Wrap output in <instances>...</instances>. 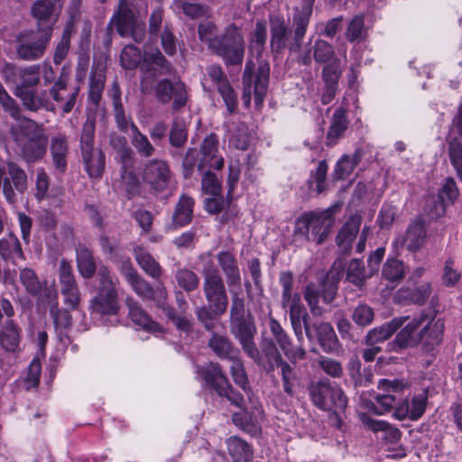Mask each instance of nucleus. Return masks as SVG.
<instances>
[{
    "label": "nucleus",
    "mask_w": 462,
    "mask_h": 462,
    "mask_svg": "<svg viewBox=\"0 0 462 462\" xmlns=\"http://www.w3.org/2000/svg\"><path fill=\"white\" fill-rule=\"evenodd\" d=\"M143 68L158 71L159 74H169L171 71L169 62L160 51H145L143 54Z\"/></svg>",
    "instance_id": "39"
},
{
    "label": "nucleus",
    "mask_w": 462,
    "mask_h": 462,
    "mask_svg": "<svg viewBox=\"0 0 462 462\" xmlns=\"http://www.w3.org/2000/svg\"><path fill=\"white\" fill-rule=\"evenodd\" d=\"M423 273L424 269L418 268L410 277L408 282L409 284L406 288V302L410 301L422 305L431 295L432 287L430 282L426 280H418V278L421 277Z\"/></svg>",
    "instance_id": "17"
},
{
    "label": "nucleus",
    "mask_w": 462,
    "mask_h": 462,
    "mask_svg": "<svg viewBox=\"0 0 462 462\" xmlns=\"http://www.w3.org/2000/svg\"><path fill=\"white\" fill-rule=\"evenodd\" d=\"M231 329L235 337L239 340L244 351L254 360L259 359V351L254 342L256 329L253 322L242 319L230 321Z\"/></svg>",
    "instance_id": "15"
},
{
    "label": "nucleus",
    "mask_w": 462,
    "mask_h": 462,
    "mask_svg": "<svg viewBox=\"0 0 462 462\" xmlns=\"http://www.w3.org/2000/svg\"><path fill=\"white\" fill-rule=\"evenodd\" d=\"M335 51L333 45L324 40L319 39L313 46V58L318 63H326L332 60Z\"/></svg>",
    "instance_id": "58"
},
{
    "label": "nucleus",
    "mask_w": 462,
    "mask_h": 462,
    "mask_svg": "<svg viewBox=\"0 0 462 462\" xmlns=\"http://www.w3.org/2000/svg\"><path fill=\"white\" fill-rule=\"evenodd\" d=\"M95 134V120L92 117H88L82 129L80 137L81 154H88L96 150L93 147Z\"/></svg>",
    "instance_id": "51"
},
{
    "label": "nucleus",
    "mask_w": 462,
    "mask_h": 462,
    "mask_svg": "<svg viewBox=\"0 0 462 462\" xmlns=\"http://www.w3.org/2000/svg\"><path fill=\"white\" fill-rule=\"evenodd\" d=\"M217 24L211 20H203L198 27L199 37L201 42H206L210 49V44L219 39L217 36Z\"/></svg>",
    "instance_id": "64"
},
{
    "label": "nucleus",
    "mask_w": 462,
    "mask_h": 462,
    "mask_svg": "<svg viewBox=\"0 0 462 462\" xmlns=\"http://www.w3.org/2000/svg\"><path fill=\"white\" fill-rule=\"evenodd\" d=\"M404 318L401 317L383 324L387 332L388 338L398 332L395 339L388 344V349L390 351L398 352L404 347V328H402Z\"/></svg>",
    "instance_id": "38"
},
{
    "label": "nucleus",
    "mask_w": 462,
    "mask_h": 462,
    "mask_svg": "<svg viewBox=\"0 0 462 462\" xmlns=\"http://www.w3.org/2000/svg\"><path fill=\"white\" fill-rule=\"evenodd\" d=\"M15 94L21 98L23 106L29 110L36 111L46 106V101L37 97L32 90L16 88Z\"/></svg>",
    "instance_id": "57"
},
{
    "label": "nucleus",
    "mask_w": 462,
    "mask_h": 462,
    "mask_svg": "<svg viewBox=\"0 0 462 462\" xmlns=\"http://www.w3.org/2000/svg\"><path fill=\"white\" fill-rule=\"evenodd\" d=\"M261 348L263 356L261 357L259 355V359L254 361L263 365L266 371H274L276 366L284 360L276 345L272 339H264L262 343Z\"/></svg>",
    "instance_id": "29"
},
{
    "label": "nucleus",
    "mask_w": 462,
    "mask_h": 462,
    "mask_svg": "<svg viewBox=\"0 0 462 462\" xmlns=\"http://www.w3.org/2000/svg\"><path fill=\"white\" fill-rule=\"evenodd\" d=\"M310 395L313 403L322 410L344 411L347 405L342 389L333 385L328 379L313 383L310 387Z\"/></svg>",
    "instance_id": "6"
},
{
    "label": "nucleus",
    "mask_w": 462,
    "mask_h": 462,
    "mask_svg": "<svg viewBox=\"0 0 462 462\" xmlns=\"http://www.w3.org/2000/svg\"><path fill=\"white\" fill-rule=\"evenodd\" d=\"M404 274V266L401 261L391 257L384 263L383 276L391 282H400Z\"/></svg>",
    "instance_id": "55"
},
{
    "label": "nucleus",
    "mask_w": 462,
    "mask_h": 462,
    "mask_svg": "<svg viewBox=\"0 0 462 462\" xmlns=\"http://www.w3.org/2000/svg\"><path fill=\"white\" fill-rule=\"evenodd\" d=\"M142 60L140 50L134 45H126L121 52V62L124 68L132 69Z\"/></svg>",
    "instance_id": "62"
},
{
    "label": "nucleus",
    "mask_w": 462,
    "mask_h": 462,
    "mask_svg": "<svg viewBox=\"0 0 462 462\" xmlns=\"http://www.w3.org/2000/svg\"><path fill=\"white\" fill-rule=\"evenodd\" d=\"M346 39L351 42H360L365 37V19L359 14L349 22L345 32Z\"/></svg>",
    "instance_id": "49"
},
{
    "label": "nucleus",
    "mask_w": 462,
    "mask_h": 462,
    "mask_svg": "<svg viewBox=\"0 0 462 462\" xmlns=\"http://www.w3.org/2000/svg\"><path fill=\"white\" fill-rule=\"evenodd\" d=\"M426 239V229L424 222L420 219L412 222L406 232V243L408 249L415 251L421 247Z\"/></svg>",
    "instance_id": "41"
},
{
    "label": "nucleus",
    "mask_w": 462,
    "mask_h": 462,
    "mask_svg": "<svg viewBox=\"0 0 462 462\" xmlns=\"http://www.w3.org/2000/svg\"><path fill=\"white\" fill-rule=\"evenodd\" d=\"M341 73L342 69L338 59H335L329 64L326 65L322 70V77L326 86L337 87Z\"/></svg>",
    "instance_id": "63"
},
{
    "label": "nucleus",
    "mask_w": 462,
    "mask_h": 462,
    "mask_svg": "<svg viewBox=\"0 0 462 462\" xmlns=\"http://www.w3.org/2000/svg\"><path fill=\"white\" fill-rule=\"evenodd\" d=\"M228 359L231 361L230 373L235 383L246 391L248 386V378L242 361L239 358H236V355L232 356Z\"/></svg>",
    "instance_id": "59"
},
{
    "label": "nucleus",
    "mask_w": 462,
    "mask_h": 462,
    "mask_svg": "<svg viewBox=\"0 0 462 462\" xmlns=\"http://www.w3.org/2000/svg\"><path fill=\"white\" fill-rule=\"evenodd\" d=\"M199 373L201 374L206 384L213 388L220 396H226L232 403L238 407L242 406L243 397L231 389L218 364L210 363L200 368Z\"/></svg>",
    "instance_id": "11"
},
{
    "label": "nucleus",
    "mask_w": 462,
    "mask_h": 462,
    "mask_svg": "<svg viewBox=\"0 0 462 462\" xmlns=\"http://www.w3.org/2000/svg\"><path fill=\"white\" fill-rule=\"evenodd\" d=\"M131 143L137 152L143 157H151L154 153L155 149L148 137L142 134L134 123L131 124Z\"/></svg>",
    "instance_id": "46"
},
{
    "label": "nucleus",
    "mask_w": 462,
    "mask_h": 462,
    "mask_svg": "<svg viewBox=\"0 0 462 462\" xmlns=\"http://www.w3.org/2000/svg\"><path fill=\"white\" fill-rule=\"evenodd\" d=\"M12 135L15 142L16 152L28 163L41 160L46 153L48 136L44 128L36 122L21 119L12 127Z\"/></svg>",
    "instance_id": "1"
},
{
    "label": "nucleus",
    "mask_w": 462,
    "mask_h": 462,
    "mask_svg": "<svg viewBox=\"0 0 462 462\" xmlns=\"http://www.w3.org/2000/svg\"><path fill=\"white\" fill-rule=\"evenodd\" d=\"M132 290L143 300H151L153 296V288L139 273L127 282Z\"/></svg>",
    "instance_id": "61"
},
{
    "label": "nucleus",
    "mask_w": 462,
    "mask_h": 462,
    "mask_svg": "<svg viewBox=\"0 0 462 462\" xmlns=\"http://www.w3.org/2000/svg\"><path fill=\"white\" fill-rule=\"evenodd\" d=\"M85 170L90 178H100L105 169V154L102 151H95L82 154Z\"/></svg>",
    "instance_id": "42"
},
{
    "label": "nucleus",
    "mask_w": 462,
    "mask_h": 462,
    "mask_svg": "<svg viewBox=\"0 0 462 462\" xmlns=\"http://www.w3.org/2000/svg\"><path fill=\"white\" fill-rule=\"evenodd\" d=\"M311 14L312 11L302 7L300 10L296 11L293 17V23L295 26L293 39L292 42L289 44V50L291 52L300 51Z\"/></svg>",
    "instance_id": "23"
},
{
    "label": "nucleus",
    "mask_w": 462,
    "mask_h": 462,
    "mask_svg": "<svg viewBox=\"0 0 462 462\" xmlns=\"http://www.w3.org/2000/svg\"><path fill=\"white\" fill-rule=\"evenodd\" d=\"M317 337L322 349L327 353H335L340 344L333 327L328 322H321L316 328Z\"/></svg>",
    "instance_id": "34"
},
{
    "label": "nucleus",
    "mask_w": 462,
    "mask_h": 462,
    "mask_svg": "<svg viewBox=\"0 0 462 462\" xmlns=\"http://www.w3.org/2000/svg\"><path fill=\"white\" fill-rule=\"evenodd\" d=\"M0 188L6 200L14 204L16 201L14 190L23 193L27 189V175L14 162H8L6 167L0 168Z\"/></svg>",
    "instance_id": "10"
},
{
    "label": "nucleus",
    "mask_w": 462,
    "mask_h": 462,
    "mask_svg": "<svg viewBox=\"0 0 462 462\" xmlns=\"http://www.w3.org/2000/svg\"><path fill=\"white\" fill-rule=\"evenodd\" d=\"M346 109L338 107L333 114L331 125L327 134V144L334 145L337 140L342 137L344 132L346 130L348 121L346 117Z\"/></svg>",
    "instance_id": "35"
},
{
    "label": "nucleus",
    "mask_w": 462,
    "mask_h": 462,
    "mask_svg": "<svg viewBox=\"0 0 462 462\" xmlns=\"http://www.w3.org/2000/svg\"><path fill=\"white\" fill-rule=\"evenodd\" d=\"M77 263L79 272L84 278H90L94 275L96 263L88 249L80 247L77 250Z\"/></svg>",
    "instance_id": "48"
},
{
    "label": "nucleus",
    "mask_w": 462,
    "mask_h": 462,
    "mask_svg": "<svg viewBox=\"0 0 462 462\" xmlns=\"http://www.w3.org/2000/svg\"><path fill=\"white\" fill-rule=\"evenodd\" d=\"M245 319V303L241 288L231 290L230 321Z\"/></svg>",
    "instance_id": "53"
},
{
    "label": "nucleus",
    "mask_w": 462,
    "mask_h": 462,
    "mask_svg": "<svg viewBox=\"0 0 462 462\" xmlns=\"http://www.w3.org/2000/svg\"><path fill=\"white\" fill-rule=\"evenodd\" d=\"M269 63L264 60H259L254 88V101L257 106L262 105L265 97L269 82Z\"/></svg>",
    "instance_id": "36"
},
{
    "label": "nucleus",
    "mask_w": 462,
    "mask_h": 462,
    "mask_svg": "<svg viewBox=\"0 0 462 462\" xmlns=\"http://www.w3.org/2000/svg\"><path fill=\"white\" fill-rule=\"evenodd\" d=\"M194 201L187 196L182 195L176 206L175 212L173 214V221L178 226H184L190 222L193 212Z\"/></svg>",
    "instance_id": "45"
},
{
    "label": "nucleus",
    "mask_w": 462,
    "mask_h": 462,
    "mask_svg": "<svg viewBox=\"0 0 462 462\" xmlns=\"http://www.w3.org/2000/svg\"><path fill=\"white\" fill-rule=\"evenodd\" d=\"M21 332L13 319L6 320L0 329V346L7 352H15L20 346Z\"/></svg>",
    "instance_id": "26"
},
{
    "label": "nucleus",
    "mask_w": 462,
    "mask_h": 462,
    "mask_svg": "<svg viewBox=\"0 0 462 462\" xmlns=\"http://www.w3.org/2000/svg\"><path fill=\"white\" fill-rule=\"evenodd\" d=\"M345 266L343 260L336 261L330 271L321 282V291L315 284L310 283L304 291V299L307 301L310 312L313 316L319 317L326 311L323 306L319 304L321 296L322 302L329 304L335 299L337 291V282H339Z\"/></svg>",
    "instance_id": "2"
},
{
    "label": "nucleus",
    "mask_w": 462,
    "mask_h": 462,
    "mask_svg": "<svg viewBox=\"0 0 462 462\" xmlns=\"http://www.w3.org/2000/svg\"><path fill=\"white\" fill-rule=\"evenodd\" d=\"M361 149H356L352 155L345 154L337 162L334 169V177L337 180H345L355 171L363 158Z\"/></svg>",
    "instance_id": "33"
},
{
    "label": "nucleus",
    "mask_w": 462,
    "mask_h": 462,
    "mask_svg": "<svg viewBox=\"0 0 462 462\" xmlns=\"http://www.w3.org/2000/svg\"><path fill=\"white\" fill-rule=\"evenodd\" d=\"M51 154L54 167L64 172L67 168V154L69 151L68 142L65 136L58 135L51 138Z\"/></svg>",
    "instance_id": "32"
},
{
    "label": "nucleus",
    "mask_w": 462,
    "mask_h": 462,
    "mask_svg": "<svg viewBox=\"0 0 462 462\" xmlns=\"http://www.w3.org/2000/svg\"><path fill=\"white\" fill-rule=\"evenodd\" d=\"M428 399V390L421 388L416 393L411 400V405L408 406L406 402V417L408 416L411 420H418L425 412Z\"/></svg>",
    "instance_id": "44"
},
{
    "label": "nucleus",
    "mask_w": 462,
    "mask_h": 462,
    "mask_svg": "<svg viewBox=\"0 0 462 462\" xmlns=\"http://www.w3.org/2000/svg\"><path fill=\"white\" fill-rule=\"evenodd\" d=\"M203 293L210 308L217 314H224L228 306V296L222 277L203 281Z\"/></svg>",
    "instance_id": "12"
},
{
    "label": "nucleus",
    "mask_w": 462,
    "mask_h": 462,
    "mask_svg": "<svg viewBox=\"0 0 462 462\" xmlns=\"http://www.w3.org/2000/svg\"><path fill=\"white\" fill-rule=\"evenodd\" d=\"M155 95L162 103H169L174 98L173 108L179 109L187 102V91L181 81L171 82L169 79L159 81L155 87Z\"/></svg>",
    "instance_id": "16"
},
{
    "label": "nucleus",
    "mask_w": 462,
    "mask_h": 462,
    "mask_svg": "<svg viewBox=\"0 0 462 462\" xmlns=\"http://www.w3.org/2000/svg\"><path fill=\"white\" fill-rule=\"evenodd\" d=\"M245 37L242 29L235 23L228 24L221 36L210 44V50L219 56L226 65H240L245 55Z\"/></svg>",
    "instance_id": "3"
},
{
    "label": "nucleus",
    "mask_w": 462,
    "mask_h": 462,
    "mask_svg": "<svg viewBox=\"0 0 462 462\" xmlns=\"http://www.w3.org/2000/svg\"><path fill=\"white\" fill-rule=\"evenodd\" d=\"M143 179L157 190H162L170 180V170L168 165L160 160L149 162L143 170Z\"/></svg>",
    "instance_id": "18"
},
{
    "label": "nucleus",
    "mask_w": 462,
    "mask_h": 462,
    "mask_svg": "<svg viewBox=\"0 0 462 462\" xmlns=\"http://www.w3.org/2000/svg\"><path fill=\"white\" fill-rule=\"evenodd\" d=\"M50 29H40L21 33L16 39L15 53L23 60L41 59L50 43Z\"/></svg>",
    "instance_id": "7"
},
{
    "label": "nucleus",
    "mask_w": 462,
    "mask_h": 462,
    "mask_svg": "<svg viewBox=\"0 0 462 462\" xmlns=\"http://www.w3.org/2000/svg\"><path fill=\"white\" fill-rule=\"evenodd\" d=\"M365 270L362 261L354 259L347 267L346 279L356 286H361L366 280Z\"/></svg>",
    "instance_id": "60"
},
{
    "label": "nucleus",
    "mask_w": 462,
    "mask_h": 462,
    "mask_svg": "<svg viewBox=\"0 0 462 462\" xmlns=\"http://www.w3.org/2000/svg\"><path fill=\"white\" fill-rule=\"evenodd\" d=\"M20 281L29 294L36 296L41 292L42 283L33 270L23 269L20 272Z\"/></svg>",
    "instance_id": "54"
},
{
    "label": "nucleus",
    "mask_w": 462,
    "mask_h": 462,
    "mask_svg": "<svg viewBox=\"0 0 462 462\" xmlns=\"http://www.w3.org/2000/svg\"><path fill=\"white\" fill-rule=\"evenodd\" d=\"M0 255L5 260L23 259L21 245L16 236L9 235L0 240Z\"/></svg>",
    "instance_id": "43"
},
{
    "label": "nucleus",
    "mask_w": 462,
    "mask_h": 462,
    "mask_svg": "<svg viewBox=\"0 0 462 462\" xmlns=\"http://www.w3.org/2000/svg\"><path fill=\"white\" fill-rule=\"evenodd\" d=\"M134 257L141 269L150 277L159 280L163 273L160 263L143 247L134 249Z\"/></svg>",
    "instance_id": "30"
},
{
    "label": "nucleus",
    "mask_w": 462,
    "mask_h": 462,
    "mask_svg": "<svg viewBox=\"0 0 462 462\" xmlns=\"http://www.w3.org/2000/svg\"><path fill=\"white\" fill-rule=\"evenodd\" d=\"M125 305L128 308V315L135 325L150 332H161L162 330V327L151 319L134 298L127 297Z\"/></svg>",
    "instance_id": "19"
},
{
    "label": "nucleus",
    "mask_w": 462,
    "mask_h": 462,
    "mask_svg": "<svg viewBox=\"0 0 462 462\" xmlns=\"http://www.w3.org/2000/svg\"><path fill=\"white\" fill-rule=\"evenodd\" d=\"M446 211V201L441 195H431L425 202L424 212L430 219L442 217Z\"/></svg>",
    "instance_id": "52"
},
{
    "label": "nucleus",
    "mask_w": 462,
    "mask_h": 462,
    "mask_svg": "<svg viewBox=\"0 0 462 462\" xmlns=\"http://www.w3.org/2000/svg\"><path fill=\"white\" fill-rule=\"evenodd\" d=\"M60 11L61 7L57 0H37L31 7L32 15L37 21L38 30L50 29L51 34Z\"/></svg>",
    "instance_id": "14"
},
{
    "label": "nucleus",
    "mask_w": 462,
    "mask_h": 462,
    "mask_svg": "<svg viewBox=\"0 0 462 462\" xmlns=\"http://www.w3.org/2000/svg\"><path fill=\"white\" fill-rule=\"evenodd\" d=\"M268 326L273 338L291 364L296 365L298 361L305 358V349L301 346L295 347L292 346L290 337L275 319L270 318Z\"/></svg>",
    "instance_id": "13"
},
{
    "label": "nucleus",
    "mask_w": 462,
    "mask_h": 462,
    "mask_svg": "<svg viewBox=\"0 0 462 462\" xmlns=\"http://www.w3.org/2000/svg\"><path fill=\"white\" fill-rule=\"evenodd\" d=\"M16 75L20 79V85L16 88H23L28 89L39 83L40 80V67L38 65H32L23 69H19Z\"/></svg>",
    "instance_id": "50"
},
{
    "label": "nucleus",
    "mask_w": 462,
    "mask_h": 462,
    "mask_svg": "<svg viewBox=\"0 0 462 462\" xmlns=\"http://www.w3.org/2000/svg\"><path fill=\"white\" fill-rule=\"evenodd\" d=\"M227 451L234 462H251L252 448L239 437L232 436L226 441Z\"/></svg>",
    "instance_id": "31"
},
{
    "label": "nucleus",
    "mask_w": 462,
    "mask_h": 462,
    "mask_svg": "<svg viewBox=\"0 0 462 462\" xmlns=\"http://www.w3.org/2000/svg\"><path fill=\"white\" fill-rule=\"evenodd\" d=\"M271 23V46L273 51H280L286 47L289 49L290 31L288 25L285 23L284 19L275 16L270 20Z\"/></svg>",
    "instance_id": "25"
},
{
    "label": "nucleus",
    "mask_w": 462,
    "mask_h": 462,
    "mask_svg": "<svg viewBox=\"0 0 462 462\" xmlns=\"http://www.w3.org/2000/svg\"><path fill=\"white\" fill-rule=\"evenodd\" d=\"M97 276L98 291L90 301V310L99 315H116L120 308L118 293L107 267H99Z\"/></svg>",
    "instance_id": "5"
},
{
    "label": "nucleus",
    "mask_w": 462,
    "mask_h": 462,
    "mask_svg": "<svg viewBox=\"0 0 462 462\" xmlns=\"http://www.w3.org/2000/svg\"><path fill=\"white\" fill-rule=\"evenodd\" d=\"M281 369V377L283 391L289 395L293 396L295 388L300 384V377L295 368L287 361L283 360L277 365Z\"/></svg>",
    "instance_id": "40"
},
{
    "label": "nucleus",
    "mask_w": 462,
    "mask_h": 462,
    "mask_svg": "<svg viewBox=\"0 0 462 462\" xmlns=\"http://www.w3.org/2000/svg\"><path fill=\"white\" fill-rule=\"evenodd\" d=\"M337 206L328 208L320 212H313L308 215V222L313 230H319L323 227V231L318 238V243L321 244L328 235L330 228L334 223V214L337 210Z\"/></svg>",
    "instance_id": "21"
},
{
    "label": "nucleus",
    "mask_w": 462,
    "mask_h": 462,
    "mask_svg": "<svg viewBox=\"0 0 462 462\" xmlns=\"http://www.w3.org/2000/svg\"><path fill=\"white\" fill-rule=\"evenodd\" d=\"M311 14L312 11L302 7L300 10L296 11L293 17V23L295 26L293 39L292 42L289 44V50L291 52L300 51Z\"/></svg>",
    "instance_id": "24"
},
{
    "label": "nucleus",
    "mask_w": 462,
    "mask_h": 462,
    "mask_svg": "<svg viewBox=\"0 0 462 462\" xmlns=\"http://www.w3.org/2000/svg\"><path fill=\"white\" fill-rule=\"evenodd\" d=\"M175 278L179 286L186 291H194L198 288L199 283L198 275L187 268L177 270Z\"/></svg>",
    "instance_id": "56"
},
{
    "label": "nucleus",
    "mask_w": 462,
    "mask_h": 462,
    "mask_svg": "<svg viewBox=\"0 0 462 462\" xmlns=\"http://www.w3.org/2000/svg\"><path fill=\"white\" fill-rule=\"evenodd\" d=\"M208 346L220 358H229L236 354L228 338L221 334L214 333L208 340Z\"/></svg>",
    "instance_id": "47"
},
{
    "label": "nucleus",
    "mask_w": 462,
    "mask_h": 462,
    "mask_svg": "<svg viewBox=\"0 0 462 462\" xmlns=\"http://www.w3.org/2000/svg\"><path fill=\"white\" fill-rule=\"evenodd\" d=\"M78 93L79 88H68L63 79L58 80L51 89V97L60 105L64 113L72 110L76 104Z\"/></svg>",
    "instance_id": "22"
},
{
    "label": "nucleus",
    "mask_w": 462,
    "mask_h": 462,
    "mask_svg": "<svg viewBox=\"0 0 462 462\" xmlns=\"http://www.w3.org/2000/svg\"><path fill=\"white\" fill-rule=\"evenodd\" d=\"M106 67L103 63H98L92 68L89 79V98L94 104H97L105 86Z\"/></svg>",
    "instance_id": "37"
},
{
    "label": "nucleus",
    "mask_w": 462,
    "mask_h": 462,
    "mask_svg": "<svg viewBox=\"0 0 462 462\" xmlns=\"http://www.w3.org/2000/svg\"><path fill=\"white\" fill-rule=\"evenodd\" d=\"M362 217L359 215L351 216L342 226L336 238L337 245L347 254L352 249V243L359 232Z\"/></svg>",
    "instance_id": "20"
},
{
    "label": "nucleus",
    "mask_w": 462,
    "mask_h": 462,
    "mask_svg": "<svg viewBox=\"0 0 462 462\" xmlns=\"http://www.w3.org/2000/svg\"><path fill=\"white\" fill-rule=\"evenodd\" d=\"M378 387L387 391L388 393L376 397V402L380 407L374 410V412L383 414L393 411V417L396 420H402L404 419V396L402 383L396 380L389 381L383 379L380 380Z\"/></svg>",
    "instance_id": "9"
},
{
    "label": "nucleus",
    "mask_w": 462,
    "mask_h": 462,
    "mask_svg": "<svg viewBox=\"0 0 462 462\" xmlns=\"http://www.w3.org/2000/svg\"><path fill=\"white\" fill-rule=\"evenodd\" d=\"M218 263L226 277L229 286H240V271L235 256L229 252L222 251L217 254Z\"/></svg>",
    "instance_id": "28"
},
{
    "label": "nucleus",
    "mask_w": 462,
    "mask_h": 462,
    "mask_svg": "<svg viewBox=\"0 0 462 462\" xmlns=\"http://www.w3.org/2000/svg\"><path fill=\"white\" fill-rule=\"evenodd\" d=\"M444 330V322L434 315H424L406 325V346L422 344L425 346L438 345Z\"/></svg>",
    "instance_id": "4"
},
{
    "label": "nucleus",
    "mask_w": 462,
    "mask_h": 462,
    "mask_svg": "<svg viewBox=\"0 0 462 462\" xmlns=\"http://www.w3.org/2000/svg\"><path fill=\"white\" fill-rule=\"evenodd\" d=\"M202 154L201 163L208 165L216 170L222 169L224 165V159L217 155V139L215 134L207 136L200 147Z\"/></svg>",
    "instance_id": "27"
},
{
    "label": "nucleus",
    "mask_w": 462,
    "mask_h": 462,
    "mask_svg": "<svg viewBox=\"0 0 462 462\" xmlns=\"http://www.w3.org/2000/svg\"><path fill=\"white\" fill-rule=\"evenodd\" d=\"M108 26L115 27L122 37H132L136 42H142L145 36V23L135 17L130 7L125 5V0L119 1Z\"/></svg>",
    "instance_id": "8"
}]
</instances>
